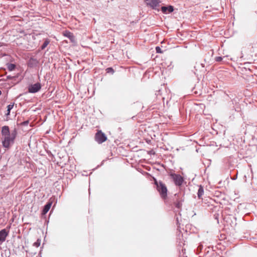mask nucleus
I'll return each instance as SVG.
<instances>
[{"label":"nucleus","mask_w":257,"mask_h":257,"mask_svg":"<svg viewBox=\"0 0 257 257\" xmlns=\"http://www.w3.org/2000/svg\"><path fill=\"white\" fill-rule=\"evenodd\" d=\"M49 43V40L48 39H46L44 42L43 44H42V45L41 46V49L44 50L48 46Z\"/></svg>","instance_id":"15"},{"label":"nucleus","mask_w":257,"mask_h":257,"mask_svg":"<svg viewBox=\"0 0 257 257\" xmlns=\"http://www.w3.org/2000/svg\"><path fill=\"white\" fill-rule=\"evenodd\" d=\"M155 184L157 186V189L159 192L162 198H165L167 195V189L166 185L162 182H157L155 181Z\"/></svg>","instance_id":"2"},{"label":"nucleus","mask_w":257,"mask_h":257,"mask_svg":"<svg viewBox=\"0 0 257 257\" xmlns=\"http://www.w3.org/2000/svg\"><path fill=\"white\" fill-rule=\"evenodd\" d=\"M170 176L173 180L176 185L180 186L182 184L183 179L179 174H171Z\"/></svg>","instance_id":"6"},{"label":"nucleus","mask_w":257,"mask_h":257,"mask_svg":"<svg viewBox=\"0 0 257 257\" xmlns=\"http://www.w3.org/2000/svg\"><path fill=\"white\" fill-rule=\"evenodd\" d=\"M41 244V239H38L37 241L34 243L33 245L36 246V247H39Z\"/></svg>","instance_id":"18"},{"label":"nucleus","mask_w":257,"mask_h":257,"mask_svg":"<svg viewBox=\"0 0 257 257\" xmlns=\"http://www.w3.org/2000/svg\"><path fill=\"white\" fill-rule=\"evenodd\" d=\"M156 53H163V52L161 50V48L159 46H157L156 47Z\"/></svg>","instance_id":"20"},{"label":"nucleus","mask_w":257,"mask_h":257,"mask_svg":"<svg viewBox=\"0 0 257 257\" xmlns=\"http://www.w3.org/2000/svg\"><path fill=\"white\" fill-rule=\"evenodd\" d=\"M223 59V58L220 56L216 57L215 58V61L216 62H220Z\"/></svg>","instance_id":"21"},{"label":"nucleus","mask_w":257,"mask_h":257,"mask_svg":"<svg viewBox=\"0 0 257 257\" xmlns=\"http://www.w3.org/2000/svg\"><path fill=\"white\" fill-rule=\"evenodd\" d=\"M204 194V189H203V187L200 185L199 186V188L198 189V192H197V197L199 199H201L202 198V195H203Z\"/></svg>","instance_id":"13"},{"label":"nucleus","mask_w":257,"mask_h":257,"mask_svg":"<svg viewBox=\"0 0 257 257\" xmlns=\"http://www.w3.org/2000/svg\"><path fill=\"white\" fill-rule=\"evenodd\" d=\"M7 68L10 71H13L16 68V65L12 63L7 64Z\"/></svg>","instance_id":"14"},{"label":"nucleus","mask_w":257,"mask_h":257,"mask_svg":"<svg viewBox=\"0 0 257 257\" xmlns=\"http://www.w3.org/2000/svg\"><path fill=\"white\" fill-rule=\"evenodd\" d=\"M29 123V121L28 120H26V121H24V122H23L22 123V124L23 125H28Z\"/></svg>","instance_id":"23"},{"label":"nucleus","mask_w":257,"mask_h":257,"mask_svg":"<svg viewBox=\"0 0 257 257\" xmlns=\"http://www.w3.org/2000/svg\"><path fill=\"white\" fill-rule=\"evenodd\" d=\"M200 65L201 66V67H202V68H204V65L203 64L201 63V64H200Z\"/></svg>","instance_id":"25"},{"label":"nucleus","mask_w":257,"mask_h":257,"mask_svg":"<svg viewBox=\"0 0 257 257\" xmlns=\"http://www.w3.org/2000/svg\"><path fill=\"white\" fill-rule=\"evenodd\" d=\"M161 10L163 13L168 14L172 12L174 10V8L172 6L168 7L163 6L161 7Z\"/></svg>","instance_id":"8"},{"label":"nucleus","mask_w":257,"mask_h":257,"mask_svg":"<svg viewBox=\"0 0 257 257\" xmlns=\"http://www.w3.org/2000/svg\"><path fill=\"white\" fill-rule=\"evenodd\" d=\"M17 77H18L16 76H12L11 75H8V76H7V80H11V79L16 80Z\"/></svg>","instance_id":"19"},{"label":"nucleus","mask_w":257,"mask_h":257,"mask_svg":"<svg viewBox=\"0 0 257 257\" xmlns=\"http://www.w3.org/2000/svg\"><path fill=\"white\" fill-rule=\"evenodd\" d=\"M175 205L177 209H180L182 207V204L180 201H178L175 203Z\"/></svg>","instance_id":"17"},{"label":"nucleus","mask_w":257,"mask_h":257,"mask_svg":"<svg viewBox=\"0 0 257 257\" xmlns=\"http://www.w3.org/2000/svg\"><path fill=\"white\" fill-rule=\"evenodd\" d=\"M51 205H52L51 202H48L44 206V208L43 209V214H46V213H47L48 212V211L49 210V209L51 206Z\"/></svg>","instance_id":"12"},{"label":"nucleus","mask_w":257,"mask_h":257,"mask_svg":"<svg viewBox=\"0 0 257 257\" xmlns=\"http://www.w3.org/2000/svg\"><path fill=\"white\" fill-rule=\"evenodd\" d=\"M176 220H177V222H178L179 220H178V217L176 218Z\"/></svg>","instance_id":"26"},{"label":"nucleus","mask_w":257,"mask_h":257,"mask_svg":"<svg viewBox=\"0 0 257 257\" xmlns=\"http://www.w3.org/2000/svg\"><path fill=\"white\" fill-rule=\"evenodd\" d=\"M161 1L160 0H146V4L154 10L159 11V8Z\"/></svg>","instance_id":"3"},{"label":"nucleus","mask_w":257,"mask_h":257,"mask_svg":"<svg viewBox=\"0 0 257 257\" xmlns=\"http://www.w3.org/2000/svg\"><path fill=\"white\" fill-rule=\"evenodd\" d=\"M14 104H9L7 106V113L6 114L7 115H10V111L11 109L13 108Z\"/></svg>","instance_id":"16"},{"label":"nucleus","mask_w":257,"mask_h":257,"mask_svg":"<svg viewBox=\"0 0 257 257\" xmlns=\"http://www.w3.org/2000/svg\"><path fill=\"white\" fill-rule=\"evenodd\" d=\"M38 63V61L36 59L31 58L28 62V66L30 67H33L36 66Z\"/></svg>","instance_id":"11"},{"label":"nucleus","mask_w":257,"mask_h":257,"mask_svg":"<svg viewBox=\"0 0 257 257\" xmlns=\"http://www.w3.org/2000/svg\"><path fill=\"white\" fill-rule=\"evenodd\" d=\"M1 94H2V91H1V90H0V95H1Z\"/></svg>","instance_id":"27"},{"label":"nucleus","mask_w":257,"mask_h":257,"mask_svg":"<svg viewBox=\"0 0 257 257\" xmlns=\"http://www.w3.org/2000/svg\"><path fill=\"white\" fill-rule=\"evenodd\" d=\"M107 140L106 135L101 132L98 131L95 135V140L98 143L101 144Z\"/></svg>","instance_id":"4"},{"label":"nucleus","mask_w":257,"mask_h":257,"mask_svg":"<svg viewBox=\"0 0 257 257\" xmlns=\"http://www.w3.org/2000/svg\"><path fill=\"white\" fill-rule=\"evenodd\" d=\"M16 135L17 132L16 130H14L10 135L5 136L4 140L2 142L3 147L6 148H9L10 145L14 143Z\"/></svg>","instance_id":"1"},{"label":"nucleus","mask_w":257,"mask_h":257,"mask_svg":"<svg viewBox=\"0 0 257 257\" xmlns=\"http://www.w3.org/2000/svg\"><path fill=\"white\" fill-rule=\"evenodd\" d=\"M2 134L3 136H7L10 135L9 127L8 126H4L2 127Z\"/></svg>","instance_id":"9"},{"label":"nucleus","mask_w":257,"mask_h":257,"mask_svg":"<svg viewBox=\"0 0 257 257\" xmlns=\"http://www.w3.org/2000/svg\"><path fill=\"white\" fill-rule=\"evenodd\" d=\"M9 234V232L6 229H3L0 231V244H2L6 239Z\"/></svg>","instance_id":"7"},{"label":"nucleus","mask_w":257,"mask_h":257,"mask_svg":"<svg viewBox=\"0 0 257 257\" xmlns=\"http://www.w3.org/2000/svg\"><path fill=\"white\" fill-rule=\"evenodd\" d=\"M237 178V175L235 177L232 178V180H235Z\"/></svg>","instance_id":"24"},{"label":"nucleus","mask_w":257,"mask_h":257,"mask_svg":"<svg viewBox=\"0 0 257 257\" xmlns=\"http://www.w3.org/2000/svg\"><path fill=\"white\" fill-rule=\"evenodd\" d=\"M42 87V85L40 83L37 82L34 84H31L28 86V91L31 93H35L38 92Z\"/></svg>","instance_id":"5"},{"label":"nucleus","mask_w":257,"mask_h":257,"mask_svg":"<svg viewBox=\"0 0 257 257\" xmlns=\"http://www.w3.org/2000/svg\"><path fill=\"white\" fill-rule=\"evenodd\" d=\"M106 71L107 73L111 72L112 73H113L114 72L113 69L110 67L107 68Z\"/></svg>","instance_id":"22"},{"label":"nucleus","mask_w":257,"mask_h":257,"mask_svg":"<svg viewBox=\"0 0 257 257\" xmlns=\"http://www.w3.org/2000/svg\"><path fill=\"white\" fill-rule=\"evenodd\" d=\"M65 36L68 38L72 42H75V37L72 33L70 32H66Z\"/></svg>","instance_id":"10"}]
</instances>
